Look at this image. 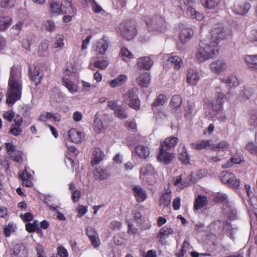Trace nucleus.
Returning a JSON list of instances; mask_svg holds the SVG:
<instances>
[{
  "mask_svg": "<svg viewBox=\"0 0 257 257\" xmlns=\"http://www.w3.org/2000/svg\"><path fill=\"white\" fill-rule=\"evenodd\" d=\"M42 28L47 31L52 32L55 30L56 27L54 22L51 20L43 22Z\"/></svg>",
  "mask_w": 257,
  "mask_h": 257,
  "instance_id": "58836bf2",
  "label": "nucleus"
},
{
  "mask_svg": "<svg viewBox=\"0 0 257 257\" xmlns=\"http://www.w3.org/2000/svg\"><path fill=\"white\" fill-rule=\"evenodd\" d=\"M204 7L206 8L211 9L217 7L220 0H201Z\"/></svg>",
  "mask_w": 257,
  "mask_h": 257,
  "instance_id": "ea45409f",
  "label": "nucleus"
},
{
  "mask_svg": "<svg viewBox=\"0 0 257 257\" xmlns=\"http://www.w3.org/2000/svg\"><path fill=\"white\" fill-rule=\"evenodd\" d=\"M94 124V129L97 134L103 133L106 127V125L104 124L102 121L98 118L95 119Z\"/></svg>",
  "mask_w": 257,
  "mask_h": 257,
  "instance_id": "c9c22d12",
  "label": "nucleus"
},
{
  "mask_svg": "<svg viewBox=\"0 0 257 257\" xmlns=\"http://www.w3.org/2000/svg\"><path fill=\"white\" fill-rule=\"evenodd\" d=\"M216 202H221L223 204H226L227 203V199L225 195L219 194L216 196L215 198Z\"/></svg>",
  "mask_w": 257,
  "mask_h": 257,
  "instance_id": "052dcab7",
  "label": "nucleus"
},
{
  "mask_svg": "<svg viewBox=\"0 0 257 257\" xmlns=\"http://www.w3.org/2000/svg\"><path fill=\"white\" fill-rule=\"evenodd\" d=\"M133 190L138 202H143L147 199V193L141 186L139 185L134 186Z\"/></svg>",
  "mask_w": 257,
  "mask_h": 257,
  "instance_id": "dca6fc26",
  "label": "nucleus"
},
{
  "mask_svg": "<svg viewBox=\"0 0 257 257\" xmlns=\"http://www.w3.org/2000/svg\"><path fill=\"white\" fill-rule=\"evenodd\" d=\"M187 13L189 16L193 19H196L198 21H201L203 18V16L202 14L199 13L191 6H189L187 9Z\"/></svg>",
  "mask_w": 257,
  "mask_h": 257,
  "instance_id": "f704fd0d",
  "label": "nucleus"
},
{
  "mask_svg": "<svg viewBox=\"0 0 257 257\" xmlns=\"http://www.w3.org/2000/svg\"><path fill=\"white\" fill-rule=\"evenodd\" d=\"M15 3V0H0L1 8L10 9L12 8Z\"/></svg>",
  "mask_w": 257,
  "mask_h": 257,
  "instance_id": "de8ad7c7",
  "label": "nucleus"
},
{
  "mask_svg": "<svg viewBox=\"0 0 257 257\" xmlns=\"http://www.w3.org/2000/svg\"><path fill=\"white\" fill-rule=\"evenodd\" d=\"M19 177L22 181L23 185L28 187H31L33 185L32 182L29 180V179H26V178H25V176H24V175H20Z\"/></svg>",
  "mask_w": 257,
  "mask_h": 257,
  "instance_id": "680f3d73",
  "label": "nucleus"
},
{
  "mask_svg": "<svg viewBox=\"0 0 257 257\" xmlns=\"http://www.w3.org/2000/svg\"><path fill=\"white\" fill-rule=\"evenodd\" d=\"M218 51L217 44L205 38L200 41L195 53V58L200 62H203L213 58L218 53Z\"/></svg>",
  "mask_w": 257,
  "mask_h": 257,
  "instance_id": "7ed1b4c3",
  "label": "nucleus"
},
{
  "mask_svg": "<svg viewBox=\"0 0 257 257\" xmlns=\"http://www.w3.org/2000/svg\"><path fill=\"white\" fill-rule=\"evenodd\" d=\"M119 29L122 36L128 40H132L136 35L135 27L131 22H126L120 24Z\"/></svg>",
  "mask_w": 257,
  "mask_h": 257,
  "instance_id": "20e7f679",
  "label": "nucleus"
},
{
  "mask_svg": "<svg viewBox=\"0 0 257 257\" xmlns=\"http://www.w3.org/2000/svg\"><path fill=\"white\" fill-rule=\"evenodd\" d=\"M94 175L96 179L102 180L107 179L110 174L107 170L98 168L94 171Z\"/></svg>",
  "mask_w": 257,
  "mask_h": 257,
  "instance_id": "2f4dec72",
  "label": "nucleus"
},
{
  "mask_svg": "<svg viewBox=\"0 0 257 257\" xmlns=\"http://www.w3.org/2000/svg\"><path fill=\"white\" fill-rule=\"evenodd\" d=\"M213 143V141L211 140H200L196 143L191 144V147L197 150H212Z\"/></svg>",
  "mask_w": 257,
  "mask_h": 257,
  "instance_id": "4468645a",
  "label": "nucleus"
},
{
  "mask_svg": "<svg viewBox=\"0 0 257 257\" xmlns=\"http://www.w3.org/2000/svg\"><path fill=\"white\" fill-rule=\"evenodd\" d=\"M178 158L184 164H188L190 162L189 156L187 153L185 145L181 144L178 148Z\"/></svg>",
  "mask_w": 257,
  "mask_h": 257,
  "instance_id": "a211bd4d",
  "label": "nucleus"
},
{
  "mask_svg": "<svg viewBox=\"0 0 257 257\" xmlns=\"http://www.w3.org/2000/svg\"><path fill=\"white\" fill-rule=\"evenodd\" d=\"M94 66L100 69H105L108 65V62L106 60H100L96 61Z\"/></svg>",
  "mask_w": 257,
  "mask_h": 257,
  "instance_id": "603ef678",
  "label": "nucleus"
},
{
  "mask_svg": "<svg viewBox=\"0 0 257 257\" xmlns=\"http://www.w3.org/2000/svg\"><path fill=\"white\" fill-rule=\"evenodd\" d=\"M12 19L7 16H0V31H5L12 25Z\"/></svg>",
  "mask_w": 257,
  "mask_h": 257,
  "instance_id": "393cba45",
  "label": "nucleus"
},
{
  "mask_svg": "<svg viewBox=\"0 0 257 257\" xmlns=\"http://www.w3.org/2000/svg\"><path fill=\"white\" fill-rule=\"evenodd\" d=\"M251 8L250 3L245 2L243 5L239 2H236L233 6V11L239 15H245Z\"/></svg>",
  "mask_w": 257,
  "mask_h": 257,
  "instance_id": "ddd939ff",
  "label": "nucleus"
},
{
  "mask_svg": "<svg viewBox=\"0 0 257 257\" xmlns=\"http://www.w3.org/2000/svg\"><path fill=\"white\" fill-rule=\"evenodd\" d=\"M22 155V152L16 150L12 154H10L9 156L11 158H13L14 161L20 163L23 161Z\"/></svg>",
  "mask_w": 257,
  "mask_h": 257,
  "instance_id": "49530a36",
  "label": "nucleus"
},
{
  "mask_svg": "<svg viewBox=\"0 0 257 257\" xmlns=\"http://www.w3.org/2000/svg\"><path fill=\"white\" fill-rule=\"evenodd\" d=\"M167 150L160 148V152L157 157L158 161L164 164H169L174 158V155L167 152Z\"/></svg>",
  "mask_w": 257,
  "mask_h": 257,
  "instance_id": "f8f14e48",
  "label": "nucleus"
},
{
  "mask_svg": "<svg viewBox=\"0 0 257 257\" xmlns=\"http://www.w3.org/2000/svg\"><path fill=\"white\" fill-rule=\"evenodd\" d=\"M166 97L162 94H160L158 98L154 101L153 106H158L163 105L166 101Z\"/></svg>",
  "mask_w": 257,
  "mask_h": 257,
  "instance_id": "09e8293b",
  "label": "nucleus"
},
{
  "mask_svg": "<svg viewBox=\"0 0 257 257\" xmlns=\"http://www.w3.org/2000/svg\"><path fill=\"white\" fill-rule=\"evenodd\" d=\"M153 64V61L148 56L139 58L137 60V65L140 69L146 70L150 69Z\"/></svg>",
  "mask_w": 257,
  "mask_h": 257,
  "instance_id": "2eb2a0df",
  "label": "nucleus"
},
{
  "mask_svg": "<svg viewBox=\"0 0 257 257\" xmlns=\"http://www.w3.org/2000/svg\"><path fill=\"white\" fill-rule=\"evenodd\" d=\"M91 5L92 9L95 13H98L101 12L103 10L101 7L100 6H99L97 4V3L94 0L92 1V3Z\"/></svg>",
  "mask_w": 257,
  "mask_h": 257,
  "instance_id": "0e129e2a",
  "label": "nucleus"
},
{
  "mask_svg": "<svg viewBox=\"0 0 257 257\" xmlns=\"http://www.w3.org/2000/svg\"><path fill=\"white\" fill-rule=\"evenodd\" d=\"M127 77L125 75H121L116 78L109 81V84L112 88L119 86L123 84L126 80Z\"/></svg>",
  "mask_w": 257,
  "mask_h": 257,
  "instance_id": "72a5a7b5",
  "label": "nucleus"
},
{
  "mask_svg": "<svg viewBox=\"0 0 257 257\" xmlns=\"http://www.w3.org/2000/svg\"><path fill=\"white\" fill-rule=\"evenodd\" d=\"M27 26V23L24 20H20L12 26L11 29V31L14 35L18 36L20 34L21 31Z\"/></svg>",
  "mask_w": 257,
  "mask_h": 257,
  "instance_id": "cd10ccee",
  "label": "nucleus"
},
{
  "mask_svg": "<svg viewBox=\"0 0 257 257\" xmlns=\"http://www.w3.org/2000/svg\"><path fill=\"white\" fill-rule=\"evenodd\" d=\"M208 202L207 197L205 196L198 195L195 199L194 209L197 210L207 205Z\"/></svg>",
  "mask_w": 257,
  "mask_h": 257,
  "instance_id": "c85d7f7f",
  "label": "nucleus"
},
{
  "mask_svg": "<svg viewBox=\"0 0 257 257\" xmlns=\"http://www.w3.org/2000/svg\"><path fill=\"white\" fill-rule=\"evenodd\" d=\"M244 60L249 69L257 70V54L246 55L244 56Z\"/></svg>",
  "mask_w": 257,
  "mask_h": 257,
  "instance_id": "aec40b11",
  "label": "nucleus"
},
{
  "mask_svg": "<svg viewBox=\"0 0 257 257\" xmlns=\"http://www.w3.org/2000/svg\"><path fill=\"white\" fill-rule=\"evenodd\" d=\"M248 125L251 127V129L257 127V116L256 115H253L250 117L248 120Z\"/></svg>",
  "mask_w": 257,
  "mask_h": 257,
  "instance_id": "864d4df0",
  "label": "nucleus"
},
{
  "mask_svg": "<svg viewBox=\"0 0 257 257\" xmlns=\"http://www.w3.org/2000/svg\"><path fill=\"white\" fill-rule=\"evenodd\" d=\"M159 19L160 21L159 23L156 22H153V23L151 24L154 25L158 31H163L165 26V23L161 18H159Z\"/></svg>",
  "mask_w": 257,
  "mask_h": 257,
  "instance_id": "6e6d98bb",
  "label": "nucleus"
},
{
  "mask_svg": "<svg viewBox=\"0 0 257 257\" xmlns=\"http://www.w3.org/2000/svg\"><path fill=\"white\" fill-rule=\"evenodd\" d=\"M65 7L66 8V10H64L65 13H67L69 15H74L75 14V10L73 8L72 4L69 2H66L65 4Z\"/></svg>",
  "mask_w": 257,
  "mask_h": 257,
  "instance_id": "4d7b16f0",
  "label": "nucleus"
},
{
  "mask_svg": "<svg viewBox=\"0 0 257 257\" xmlns=\"http://www.w3.org/2000/svg\"><path fill=\"white\" fill-rule=\"evenodd\" d=\"M171 194V190L167 189L165 193L163 194L160 198V204L161 205L167 207L170 205L172 198Z\"/></svg>",
  "mask_w": 257,
  "mask_h": 257,
  "instance_id": "bb28decb",
  "label": "nucleus"
},
{
  "mask_svg": "<svg viewBox=\"0 0 257 257\" xmlns=\"http://www.w3.org/2000/svg\"><path fill=\"white\" fill-rule=\"evenodd\" d=\"M179 37L180 41L182 44H185L193 37V31L187 25L182 24L179 25Z\"/></svg>",
  "mask_w": 257,
  "mask_h": 257,
  "instance_id": "0eeeda50",
  "label": "nucleus"
},
{
  "mask_svg": "<svg viewBox=\"0 0 257 257\" xmlns=\"http://www.w3.org/2000/svg\"><path fill=\"white\" fill-rule=\"evenodd\" d=\"M120 54L122 59L124 61L130 60L134 57V55L125 48L121 49Z\"/></svg>",
  "mask_w": 257,
  "mask_h": 257,
  "instance_id": "a19ab883",
  "label": "nucleus"
},
{
  "mask_svg": "<svg viewBox=\"0 0 257 257\" xmlns=\"http://www.w3.org/2000/svg\"><path fill=\"white\" fill-rule=\"evenodd\" d=\"M21 77L19 68L13 66L11 68L9 81V89L7 94L6 103L13 105L17 100L21 99L22 85L18 79Z\"/></svg>",
  "mask_w": 257,
  "mask_h": 257,
  "instance_id": "f257e3e1",
  "label": "nucleus"
},
{
  "mask_svg": "<svg viewBox=\"0 0 257 257\" xmlns=\"http://www.w3.org/2000/svg\"><path fill=\"white\" fill-rule=\"evenodd\" d=\"M168 63L173 65L176 70L180 69L182 65V61L181 58L178 56H173L167 58Z\"/></svg>",
  "mask_w": 257,
  "mask_h": 257,
  "instance_id": "473e14b6",
  "label": "nucleus"
},
{
  "mask_svg": "<svg viewBox=\"0 0 257 257\" xmlns=\"http://www.w3.org/2000/svg\"><path fill=\"white\" fill-rule=\"evenodd\" d=\"M218 51L217 44L205 38L200 41L195 53V58L200 62H203L213 58L218 53Z\"/></svg>",
  "mask_w": 257,
  "mask_h": 257,
  "instance_id": "f03ea898",
  "label": "nucleus"
},
{
  "mask_svg": "<svg viewBox=\"0 0 257 257\" xmlns=\"http://www.w3.org/2000/svg\"><path fill=\"white\" fill-rule=\"evenodd\" d=\"M30 76L31 80L35 83V85H38L40 83L42 78V73L37 68H35L33 71L30 69Z\"/></svg>",
  "mask_w": 257,
  "mask_h": 257,
  "instance_id": "c756f323",
  "label": "nucleus"
},
{
  "mask_svg": "<svg viewBox=\"0 0 257 257\" xmlns=\"http://www.w3.org/2000/svg\"><path fill=\"white\" fill-rule=\"evenodd\" d=\"M246 148L247 151L257 155V146L253 143H249L246 146Z\"/></svg>",
  "mask_w": 257,
  "mask_h": 257,
  "instance_id": "13d9d810",
  "label": "nucleus"
},
{
  "mask_svg": "<svg viewBox=\"0 0 257 257\" xmlns=\"http://www.w3.org/2000/svg\"><path fill=\"white\" fill-rule=\"evenodd\" d=\"M103 155L101 151L97 149L93 151V160L91 161L92 165L97 164L103 158Z\"/></svg>",
  "mask_w": 257,
  "mask_h": 257,
  "instance_id": "4c0bfd02",
  "label": "nucleus"
},
{
  "mask_svg": "<svg viewBox=\"0 0 257 257\" xmlns=\"http://www.w3.org/2000/svg\"><path fill=\"white\" fill-rule=\"evenodd\" d=\"M220 178L223 183L232 187L237 188L240 185L239 180L236 179L234 175L230 172L226 171L221 172Z\"/></svg>",
  "mask_w": 257,
  "mask_h": 257,
  "instance_id": "423d86ee",
  "label": "nucleus"
},
{
  "mask_svg": "<svg viewBox=\"0 0 257 257\" xmlns=\"http://www.w3.org/2000/svg\"><path fill=\"white\" fill-rule=\"evenodd\" d=\"M178 138L175 137L167 138L161 144V148L169 150L174 147L177 143Z\"/></svg>",
  "mask_w": 257,
  "mask_h": 257,
  "instance_id": "4be33fe9",
  "label": "nucleus"
},
{
  "mask_svg": "<svg viewBox=\"0 0 257 257\" xmlns=\"http://www.w3.org/2000/svg\"><path fill=\"white\" fill-rule=\"evenodd\" d=\"M38 228L37 221H35L33 223H28L26 225V230L30 232L35 231Z\"/></svg>",
  "mask_w": 257,
  "mask_h": 257,
  "instance_id": "5fc2aeb1",
  "label": "nucleus"
},
{
  "mask_svg": "<svg viewBox=\"0 0 257 257\" xmlns=\"http://www.w3.org/2000/svg\"><path fill=\"white\" fill-rule=\"evenodd\" d=\"M224 94L220 90L216 91L215 100L211 102V105L213 109L218 111L221 109L224 102Z\"/></svg>",
  "mask_w": 257,
  "mask_h": 257,
  "instance_id": "f3484780",
  "label": "nucleus"
},
{
  "mask_svg": "<svg viewBox=\"0 0 257 257\" xmlns=\"http://www.w3.org/2000/svg\"><path fill=\"white\" fill-rule=\"evenodd\" d=\"M90 239L92 245L94 247H97L100 245V242L98 237V235H95V236L90 238Z\"/></svg>",
  "mask_w": 257,
  "mask_h": 257,
  "instance_id": "774afa93",
  "label": "nucleus"
},
{
  "mask_svg": "<svg viewBox=\"0 0 257 257\" xmlns=\"http://www.w3.org/2000/svg\"><path fill=\"white\" fill-rule=\"evenodd\" d=\"M92 38V36L91 35L88 36L85 39H84L82 41V44L81 47V49L82 50H84L87 49L88 45L89 44L90 41Z\"/></svg>",
  "mask_w": 257,
  "mask_h": 257,
  "instance_id": "338daca9",
  "label": "nucleus"
},
{
  "mask_svg": "<svg viewBox=\"0 0 257 257\" xmlns=\"http://www.w3.org/2000/svg\"><path fill=\"white\" fill-rule=\"evenodd\" d=\"M210 36V39H206L218 45V42L225 38L226 34L223 28L219 27L215 28L211 31Z\"/></svg>",
  "mask_w": 257,
  "mask_h": 257,
  "instance_id": "1a4fd4ad",
  "label": "nucleus"
},
{
  "mask_svg": "<svg viewBox=\"0 0 257 257\" xmlns=\"http://www.w3.org/2000/svg\"><path fill=\"white\" fill-rule=\"evenodd\" d=\"M245 37L250 43L257 42V30L253 29L249 31L246 33Z\"/></svg>",
  "mask_w": 257,
  "mask_h": 257,
  "instance_id": "79ce46f5",
  "label": "nucleus"
},
{
  "mask_svg": "<svg viewBox=\"0 0 257 257\" xmlns=\"http://www.w3.org/2000/svg\"><path fill=\"white\" fill-rule=\"evenodd\" d=\"M51 118H53L56 121H59L61 117L59 115H56L51 112L43 111L39 115L38 119L40 121L46 122Z\"/></svg>",
  "mask_w": 257,
  "mask_h": 257,
  "instance_id": "b1692460",
  "label": "nucleus"
},
{
  "mask_svg": "<svg viewBox=\"0 0 257 257\" xmlns=\"http://www.w3.org/2000/svg\"><path fill=\"white\" fill-rule=\"evenodd\" d=\"M182 103V99L179 95H174L172 97L171 105L174 108H178Z\"/></svg>",
  "mask_w": 257,
  "mask_h": 257,
  "instance_id": "c03bdc74",
  "label": "nucleus"
},
{
  "mask_svg": "<svg viewBox=\"0 0 257 257\" xmlns=\"http://www.w3.org/2000/svg\"><path fill=\"white\" fill-rule=\"evenodd\" d=\"M227 65L223 60H216L209 64V69L214 73H220L224 71Z\"/></svg>",
  "mask_w": 257,
  "mask_h": 257,
  "instance_id": "9b49d317",
  "label": "nucleus"
},
{
  "mask_svg": "<svg viewBox=\"0 0 257 257\" xmlns=\"http://www.w3.org/2000/svg\"><path fill=\"white\" fill-rule=\"evenodd\" d=\"M125 101L130 100L129 106L136 109L139 110L140 108V101L138 98L137 95L134 90H128L127 93L124 95Z\"/></svg>",
  "mask_w": 257,
  "mask_h": 257,
  "instance_id": "6e6552de",
  "label": "nucleus"
},
{
  "mask_svg": "<svg viewBox=\"0 0 257 257\" xmlns=\"http://www.w3.org/2000/svg\"><path fill=\"white\" fill-rule=\"evenodd\" d=\"M62 82L63 85L67 88L68 90L71 94H75L78 91V86L68 78L65 77H63L62 78Z\"/></svg>",
  "mask_w": 257,
  "mask_h": 257,
  "instance_id": "412c9836",
  "label": "nucleus"
},
{
  "mask_svg": "<svg viewBox=\"0 0 257 257\" xmlns=\"http://www.w3.org/2000/svg\"><path fill=\"white\" fill-rule=\"evenodd\" d=\"M4 118L7 120L8 121L11 122L12 121L14 116V112L12 110H10L4 113L3 115Z\"/></svg>",
  "mask_w": 257,
  "mask_h": 257,
  "instance_id": "bf43d9fd",
  "label": "nucleus"
},
{
  "mask_svg": "<svg viewBox=\"0 0 257 257\" xmlns=\"http://www.w3.org/2000/svg\"><path fill=\"white\" fill-rule=\"evenodd\" d=\"M228 145L225 141H222L216 145L213 144L212 150H215L216 149L219 150H224L227 148Z\"/></svg>",
  "mask_w": 257,
  "mask_h": 257,
  "instance_id": "3c124183",
  "label": "nucleus"
},
{
  "mask_svg": "<svg viewBox=\"0 0 257 257\" xmlns=\"http://www.w3.org/2000/svg\"><path fill=\"white\" fill-rule=\"evenodd\" d=\"M64 45V37L62 35H57L55 38V42L54 47L62 48Z\"/></svg>",
  "mask_w": 257,
  "mask_h": 257,
  "instance_id": "8fccbe9b",
  "label": "nucleus"
},
{
  "mask_svg": "<svg viewBox=\"0 0 257 257\" xmlns=\"http://www.w3.org/2000/svg\"><path fill=\"white\" fill-rule=\"evenodd\" d=\"M135 152L137 155L141 159L147 158L150 154V150L147 146L138 145L135 148Z\"/></svg>",
  "mask_w": 257,
  "mask_h": 257,
  "instance_id": "5701e85b",
  "label": "nucleus"
},
{
  "mask_svg": "<svg viewBox=\"0 0 257 257\" xmlns=\"http://www.w3.org/2000/svg\"><path fill=\"white\" fill-rule=\"evenodd\" d=\"M140 178L141 179L146 180L151 184L155 181L156 173L151 165L147 164L141 168Z\"/></svg>",
  "mask_w": 257,
  "mask_h": 257,
  "instance_id": "39448f33",
  "label": "nucleus"
},
{
  "mask_svg": "<svg viewBox=\"0 0 257 257\" xmlns=\"http://www.w3.org/2000/svg\"><path fill=\"white\" fill-rule=\"evenodd\" d=\"M57 252L60 257H67L68 255L67 250L62 246L58 247Z\"/></svg>",
  "mask_w": 257,
  "mask_h": 257,
  "instance_id": "e2e57ef3",
  "label": "nucleus"
},
{
  "mask_svg": "<svg viewBox=\"0 0 257 257\" xmlns=\"http://www.w3.org/2000/svg\"><path fill=\"white\" fill-rule=\"evenodd\" d=\"M62 5L56 1L52 2L50 4V12L52 14H59L62 11Z\"/></svg>",
  "mask_w": 257,
  "mask_h": 257,
  "instance_id": "e433bc0d",
  "label": "nucleus"
},
{
  "mask_svg": "<svg viewBox=\"0 0 257 257\" xmlns=\"http://www.w3.org/2000/svg\"><path fill=\"white\" fill-rule=\"evenodd\" d=\"M150 81V75L148 73L141 74L137 79L138 84L142 87H147Z\"/></svg>",
  "mask_w": 257,
  "mask_h": 257,
  "instance_id": "7c9ffc66",
  "label": "nucleus"
},
{
  "mask_svg": "<svg viewBox=\"0 0 257 257\" xmlns=\"http://www.w3.org/2000/svg\"><path fill=\"white\" fill-rule=\"evenodd\" d=\"M115 116L120 119H125L127 115L125 112L124 109L119 106L114 111Z\"/></svg>",
  "mask_w": 257,
  "mask_h": 257,
  "instance_id": "a18cd8bd",
  "label": "nucleus"
},
{
  "mask_svg": "<svg viewBox=\"0 0 257 257\" xmlns=\"http://www.w3.org/2000/svg\"><path fill=\"white\" fill-rule=\"evenodd\" d=\"M200 80L199 72L195 69L189 68L187 71L186 82L191 86L197 85Z\"/></svg>",
  "mask_w": 257,
  "mask_h": 257,
  "instance_id": "9d476101",
  "label": "nucleus"
},
{
  "mask_svg": "<svg viewBox=\"0 0 257 257\" xmlns=\"http://www.w3.org/2000/svg\"><path fill=\"white\" fill-rule=\"evenodd\" d=\"M19 127L16 126V127H12L10 130V133L15 136H19L22 132V130Z\"/></svg>",
  "mask_w": 257,
  "mask_h": 257,
  "instance_id": "69168bd1",
  "label": "nucleus"
},
{
  "mask_svg": "<svg viewBox=\"0 0 257 257\" xmlns=\"http://www.w3.org/2000/svg\"><path fill=\"white\" fill-rule=\"evenodd\" d=\"M173 233V230L171 227L164 226L160 229L157 238L159 242L163 244L165 243V238Z\"/></svg>",
  "mask_w": 257,
  "mask_h": 257,
  "instance_id": "6ab92c4d",
  "label": "nucleus"
},
{
  "mask_svg": "<svg viewBox=\"0 0 257 257\" xmlns=\"http://www.w3.org/2000/svg\"><path fill=\"white\" fill-rule=\"evenodd\" d=\"M69 138L70 140L75 143H78L81 141L82 134L81 132L77 131L75 128H72L69 131Z\"/></svg>",
  "mask_w": 257,
  "mask_h": 257,
  "instance_id": "a878e982",
  "label": "nucleus"
},
{
  "mask_svg": "<svg viewBox=\"0 0 257 257\" xmlns=\"http://www.w3.org/2000/svg\"><path fill=\"white\" fill-rule=\"evenodd\" d=\"M97 50L100 54H104L108 48L107 43L104 39H100L97 46Z\"/></svg>",
  "mask_w": 257,
  "mask_h": 257,
  "instance_id": "37998d69",
  "label": "nucleus"
}]
</instances>
